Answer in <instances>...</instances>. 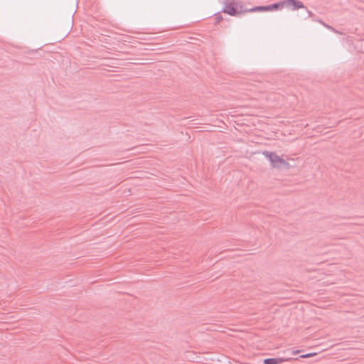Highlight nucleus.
<instances>
[{
	"instance_id": "obj_1",
	"label": "nucleus",
	"mask_w": 364,
	"mask_h": 364,
	"mask_svg": "<svg viewBox=\"0 0 364 364\" xmlns=\"http://www.w3.org/2000/svg\"><path fill=\"white\" fill-rule=\"evenodd\" d=\"M263 154L269 161L272 167L274 168L280 169L289 167V164L274 152L265 151Z\"/></svg>"
},
{
	"instance_id": "obj_2",
	"label": "nucleus",
	"mask_w": 364,
	"mask_h": 364,
	"mask_svg": "<svg viewBox=\"0 0 364 364\" xmlns=\"http://www.w3.org/2000/svg\"><path fill=\"white\" fill-rule=\"evenodd\" d=\"M223 11L230 16H237L240 13L239 4L235 1H228L225 3Z\"/></svg>"
},
{
	"instance_id": "obj_3",
	"label": "nucleus",
	"mask_w": 364,
	"mask_h": 364,
	"mask_svg": "<svg viewBox=\"0 0 364 364\" xmlns=\"http://www.w3.org/2000/svg\"><path fill=\"white\" fill-rule=\"evenodd\" d=\"M284 6L291 8L292 10L301 9L304 7L303 4L297 0H285Z\"/></svg>"
},
{
	"instance_id": "obj_4",
	"label": "nucleus",
	"mask_w": 364,
	"mask_h": 364,
	"mask_svg": "<svg viewBox=\"0 0 364 364\" xmlns=\"http://www.w3.org/2000/svg\"><path fill=\"white\" fill-rule=\"evenodd\" d=\"M291 359L290 358H267L264 360V364H282L284 362H288Z\"/></svg>"
},
{
	"instance_id": "obj_5",
	"label": "nucleus",
	"mask_w": 364,
	"mask_h": 364,
	"mask_svg": "<svg viewBox=\"0 0 364 364\" xmlns=\"http://www.w3.org/2000/svg\"><path fill=\"white\" fill-rule=\"evenodd\" d=\"M284 1H282L279 3L274 4L272 5H269V6H268L269 11L281 9L282 7L284 6Z\"/></svg>"
},
{
	"instance_id": "obj_6",
	"label": "nucleus",
	"mask_w": 364,
	"mask_h": 364,
	"mask_svg": "<svg viewBox=\"0 0 364 364\" xmlns=\"http://www.w3.org/2000/svg\"><path fill=\"white\" fill-rule=\"evenodd\" d=\"M250 11H269V7L267 6H257L251 9Z\"/></svg>"
},
{
	"instance_id": "obj_7",
	"label": "nucleus",
	"mask_w": 364,
	"mask_h": 364,
	"mask_svg": "<svg viewBox=\"0 0 364 364\" xmlns=\"http://www.w3.org/2000/svg\"><path fill=\"white\" fill-rule=\"evenodd\" d=\"M316 355H317V353H310L301 355V358H311V357L315 356Z\"/></svg>"
},
{
	"instance_id": "obj_8",
	"label": "nucleus",
	"mask_w": 364,
	"mask_h": 364,
	"mask_svg": "<svg viewBox=\"0 0 364 364\" xmlns=\"http://www.w3.org/2000/svg\"><path fill=\"white\" fill-rule=\"evenodd\" d=\"M299 353V350L293 351V354H294V355H296V354H297V353Z\"/></svg>"
}]
</instances>
